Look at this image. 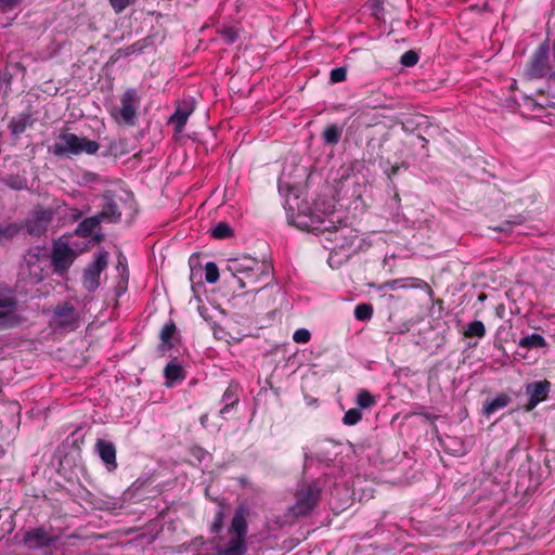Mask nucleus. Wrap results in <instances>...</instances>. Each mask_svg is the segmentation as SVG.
Listing matches in <instances>:
<instances>
[{"label": "nucleus", "mask_w": 555, "mask_h": 555, "mask_svg": "<svg viewBox=\"0 0 555 555\" xmlns=\"http://www.w3.org/2000/svg\"><path fill=\"white\" fill-rule=\"evenodd\" d=\"M413 414L417 415V416H421L426 422L430 423V425L433 427V431H435V433L438 431V427H437V425L435 423L437 421V418H438V415H435V414L429 413L427 411L413 412Z\"/></svg>", "instance_id": "a18cd8bd"}, {"label": "nucleus", "mask_w": 555, "mask_h": 555, "mask_svg": "<svg viewBox=\"0 0 555 555\" xmlns=\"http://www.w3.org/2000/svg\"><path fill=\"white\" fill-rule=\"evenodd\" d=\"M177 333V326L172 320H169L160 330L159 339L160 344L158 345L157 351L162 356L171 357L170 351L175 347V340Z\"/></svg>", "instance_id": "4468645a"}, {"label": "nucleus", "mask_w": 555, "mask_h": 555, "mask_svg": "<svg viewBox=\"0 0 555 555\" xmlns=\"http://www.w3.org/2000/svg\"><path fill=\"white\" fill-rule=\"evenodd\" d=\"M229 541L219 548V555H244L247 551L246 537L230 534Z\"/></svg>", "instance_id": "f3484780"}, {"label": "nucleus", "mask_w": 555, "mask_h": 555, "mask_svg": "<svg viewBox=\"0 0 555 555\" xmlns=\"http://www.w3.org/2000/svg\"><path fill=\"white\" fill-rule=\"evenodd\" d=\"M125 498H109L107 500H103L102 503L99 505L100 509L105 511H115L124 507Z\"/></svg>", "instance_id": "4c0bfd02"}, {"label": "nucleus", "mask_w": 555, "mask_h": 555, "mask_svg": "<svg viewBox=\"0 0 555 555\" xmlns=\"http://www.w3.org/2000/svg\"><path fill=\"white\" fill-rule=\"evenodd\" d=\"M519 451L518 446H514L507 453V460H511L514 457V455Z\"/></svg>", "instance_id": "13d9d810"}, {"label": "nucleus", "mask_w": 555, "mask_h": 555, "mask_svg": "<svg viewBox=\"0 0 555 555\" xmlns=\"http://www.w3.org/2000/svg\"><path fill=\"white\" fill-rule=\"evenodd\" d=\"M511 402V397L506 393H499L491 400H487L482 408V413L487 417L491 416L500 409H504Z\"/></svg>", "instance_id": "5701e85b"}, {"label": "nucleus", "mask_w": 555, "mask_h": 555, "mask_svg": "<svg viewBox=\"0 0 555 555\" xmlns=\"http://www.w3.org/2000/svg\"><path fill=\"white\" fill-rule=\"evenodd\" d=\"M241 31V26L230 24H222L216 29L218 37L228 46L233 44L238 40Z\"/></svg>", "instance_id": "6ab92c4d"}, {"label": "nucleus", "mask_w": 555, "mask_h": 555, "mask_svg": "<svg viewBox=\"0 0 555 555\" xmlns=\"http://www.w3.org/2000/svg\"><path fill=\"white\" fill-rule=\"evenodd\" d=\"M108 263V251L99 250L94 255V259L88 263L82 273V285L86 291L93 293L100 286L101 273L106 269Z\"/></svg>", "instance_id": "39448f33"}, {"label": "nucleus", "mask_w": 555, "mask_h": 555, "mask_svg": "<svg viewBox=\"0 0 555 555\" xmlns=\"http://www.w3.org/2000/svg\"><path fill=\"white\" fill-rule=\"evenodd\" d=\"M542 107H550L555 109V102L551 100H546L544 104L541 105Z\"/></svg>", "instance_id": "bf43d9fd"}, {"label": "nucleus", "mask_w": 555, "mask_h": 555, "mask_svg": "<svg viewBox=\"0 0 555 555\" xmlns=\"http://www.w3.org/2000/svg\"><path fill=\"white\" fill-rule=\"evenodd\" d=\"M46 251V248L42 247V246H34V247H30L27 251V256H28V259H27V262L29 266H33L35 264L36 262L39 261L41 255Z\"/></svg>", "instance_id": "a19ab883"}, {"label": "nucleus", "mask_w": 555, "mask_h": 555, "mask_svg": "<svg viewBox=\"0 0 555 555\" xmlns=\"http://www.w3.org/2000/svg\"><path fill=\"white\" fill-rule=\"evenodd\" d=\"M189 263H190V267H191V278L193 276L194 274V269L198 266L199 267V262H198V256L196 255H192L189 259Z\"/></svg>", "instance_id": "864d4df0"}, {"label": "nucleus", "mask_w": 555, "mask_h": 555, "mask_svg": "<svg viewBox=\"0 0 555 555\" xmlns=\"http://www.w3.org/2000/svg\"><path fill=\"white\" fill-rule=\"evenodd\" d=\"M298 227H301V224H298ZM302 227L326 234L325 240L332 244L328 247L330 249L356 250L359 247L356 244L359 238L357 230L341 223L334 212L325 217L313 212L309 217V223H304Z\"/></svg>", "instance_id": "f257e3e1"}, {"label": "nucleus", "mask_w": 555, "mask_h": 555, "mask_svg": "<svg viewBox=\"0 0 555 555\" xmlns=\"http://www.w3.org/2000/svg\"><path fill=\"white\" fill-rule=\"evenodd\" d=\"M304 456H305V466H306L308 461L312 460V455L309 451H305Z\"/></svg>", "instance_id": "052dcab7"}, {"label": "nucleus", "mask_w": 555, "mask_h": 555, "mask_svg": "<svg viewBox=\"0 0 555 555\" xmlns=\"http://www.w3.org/2000/svg\"><path fill=\"white\" fill-rule=\"evenodd\" d=\"M60 537L49 532L44 527L29 528L23 537V543L28 550H42L55 546Z\"/></svg>", "instance_id": "0eeeda50"}, {"label": "nucleus", "mask_w": 555, "mask_h": 555, "mask_svg": "<svg viewBox=\"0 0 555 555\" xmlns=\"http://www.w3.org/2000/svg\"><path fill=\"white\" fill-rule=\"evenodd\" d=\"M103 210L96 214L101 221H109L117 223L121 219V211L115 201V194L111 190H106L102 194Z\"/></svg>", "instance_id": "9b49d317"}, {"label": "nucleus", "mask_w": 555, "mask_h": 555, "mask_svg": "<svg viewBox=\"0 0 555 555\" xmlns=\"http://www.w3.org/2000/svg\"><path fill=\"white\" fill-rule=\"evenodd\" d=\"M5 306H7L5 301L3 299H0V308H3Z\"/></svg>", "instance_id": "0e129e2a"}, {"label": "nucleus", "mask_w": 555, "mask_h": 555, "mask_svg": "<svg viewBox=\"0 0 555 555\" xmlns=\"http://www.w3.org/2000/svg\"><path fill=\"white\" fill-rule=\"evenodd\" d=\"M101 222L102 221L96 215L88 217L77 224L74 234L79 237H89L91 236L93 230L98 228Z\"/></svg>", "instance_id": "393cba45"}, {"label": "nucleus", "mask_w": 555, "mask_h": 555, "mask_svg": "<svg viewBox=\"0 0 555 555\" xmlns=\"http://www.w3.org/2000/svg\"><path fill=\"white\" fill-rule=\"evenodd\" d=\"M284 191H285L284 185H283L282 181L279 180V192H280V194H283ZM286 192H287V194H286V199H285L284 207H285V209L293 211V210H295V206L291 202V195H294V199L297 201L298 199V190L296 188H294V186L286 185Z\"/></svg>", "instance_id": "473e14b6"}, {"label": "nucleus", "mask_w": 555, "mask_h": 555, "mask_svg": "<svg viewBox=\"0 0 555 555\" xmlns=\"http://www.w3.org/2000/svg\"><path fill=\"white\" fill-rule=\"evenodd\" d=\"M222 408L219 411V416L223 420H227V414L231 412V410L236 406L240 402V398L237 395V388L230 385L223 392L221 397Z\"/></svg>", "instance_id": "a211bd4d"}, {"label": "nucleus", "mask_w": 555, "mask_h": 555, "mask_svg": "<svg viewBox=\"0 0 555 555\" xmlns=\"http://www.w3.org/2000/svg\"><path fill=\"white\" fill-rule=\"evenodd\" d=\"M551 382L543 379L531 382L526 385V393L528 395L527 411L533 410L540 402L546 399L551 390Z\"/></svg>", "instance_id": "9d476101"}, {"label": "nucleus", "mask_w": 555, "mask_h": 555, "mask_svg": "<svg viewBox=\"0 0 555 555\" xmlns=\"http://www.w3.org/2000/svg\"><path fill=\"white\" fill-rule=\"evenodd\" d=\"M193 107L188 103L178 105L170 117V121L175 125L176 131H182L186 125L189 116L192 114Z\"/></svg>", "instance_id": "4be33fe9"}, {"label": "nucleus", "mask_w": 555, "mask_h": 555, "mask_svg": "<svg viewBox=\"0 0 555 555\" xmlns=\"http://www.w3.org/2000/svg\"><path fill=\"white\" fill-rule=\"evenodd\" d=\"M164 376L167 380L168 386L185 379L183 366L177 361V359L170 361L164 369Z\"/></svg>", "instance_id": "412c9836"}, {"label": "nucleus", "mask_w": 555, "mask_h": 555, "mask_svg": "<svg viewBox=\"0 0 555 555\" xmlns=\"http://www.w3.org/2000/svg\"><path fill=\"white\" fill-rule=\"evenodd\" d=\"M52 220V211L49 209H41L36 211L33 219L27 220L26 230L31 236H41L47 230L50 221Z\"/></svg>", "instance_id": "ddd939ff"}, {"label": "nucleus", "mask_w": 555, "mask_h": 555, "mask_svg": "<svg viewBox=\"0 0 555 555\" xmlns=\"http://www.w3.org/2000/svg\"><path fill=\"white\" fill-rule=\"evenodd\" d=\"M98 175L94 173V172H91V171H86L83 175H82V179L85 182L87 183H93V182H96L98 181Z\"/></svg>", "instance_id": "603ef678"}, {"label": "nucleus", "mask_w": 555, "mask_h": 555, "mask_svg": "<svg viewBox=\"0 0 555 555\" xmlns=\"http://www.w3.org/2000/svg\"><path fill=\"white\" fill-rule=\"evenodd\" d=\"M101 152L102 157H120L128 153V144L125 139L111 140L106 145H103Z\"/></svg>", "instance_id": "aec40b11"}, {"label": "nucleus", "mask_w": 555, "mask_h": 555, "mask_svg": "<svg viewBox=\"0 0 555 555\" xmlns=\"http://www.w3.org/2000/svg\"><path fill=\"white\" fill-rule=\"evenodd\" d=\"M220 272L218 266L214 261L205 264V280L208 284H215L219 281Z\"/></svg>", "instance_id": "72a5a7b5"}, {"label": "nucleus", "mask_w": 555, "mask_h": 555, "mask_svg": "<svg viewBox=\"0 0 555 555\" xmlns=\"http://www.w3.org/2000/svg\"><path fill=\"white\" fill-rule=\"evenodd\" d=\"M404 288H429L428 284L417 278H401L395 279L390 281H386L383 284L378 285V292H383L386 289H404Z\"/></svg>", "instance_id": "2eb2a0df"}, {"label": "nucleus", "mask_w": 555, "mask_h": 555, "mask_svg": "<svg viewBox=\"0 0 555 555\" xmlns=\"http://www.w3.org/2000/svg\"><path fill=\"white\" fill-rule=\"evenodd\" d=\"M370 7L372 9V14L379 18L380 14L383 13L384 11V8H383V0H371L370 1Z\"/></svg>", "instance_id": "09e8293b"}, {"label": "nucleus", "mask_w": 555, "mask_h": 555, "mask_svg": "<svg viewBox=\"0 0 555 555\" xmlns=\"http://www.w3.org/2000/svg\"><path fill=\"white\" fill-rule=\"evenodd\" d=\"M347 79V68L344 66L333 68L330 73V82L338 83Z\"/></svg>", "instance_id": "58836bf2"}, {"label": "nucleus", "mask_w": 555, "mask_h": 555, "mask_svg": "<svg viewBox=\"0 0 555 555\" xmlns=\"http://www.w3.org/2000/svg\"><path fill=\"white\" fill-rule=\"evenodd\" d=\"M104 234L102 232H96L91 236L90 242L93 244H100L104 241Z\"/></svg>", "instance_id": "4d7b16f0"}, {"label": "nucleus", "mask_w": 555, "mask_h": 555, "mask_svg": "<svg viewBox=\"0 0 555 555\" xmlns=\"http://www.w3.org/2000/svg\"><path fill=\"white\" fill-rule=\"evenodd\" d=\"M95 448L107 470L114 472L117 468L115 444L112 441L98 439Z\"/></svg>", "instance_id": "dca6fc26"}, {"label": "nucleus", "mask_w": 555, "mask_h": 555, "mask_svg": "<svg viewBox=\"0 0 555 555\" xmlns=\"http://www.w3.org/2000/svg\"><path fill=\"white\" fill-rule=\"evenodd\" d=\"M142 49H143V46L141 44V42L137 41L133 44H131L128 48H126L125 55L128 56V55H131L132 53L141 52Z\"/></svg>", "instance_id": "8fccbe9b"}, {"label": "nucleus", "mask_w": 555, "mask_h": 555, "mask_svg": "<svg viewBox=\"0 0 555 555\" xmlns=\"http://www.w3.org/2000/svg\"><path fill=\"white\" fill-rule=\"evenodd\" d=\"M144 480L141 481L140 479H137L130 487H128L125 492H124V496L126 500H134V501H139L141 500V495H139L138 498H135V492L138 490H140V488L144 485Z\"/></svg>", "instance_id": "ea45409f"}, {"label": "nucleus", "mask_w": 555, "mask_h": 555, "mask_svg": "<svg viewBox=\"0 0 555 555\" xmlns=\"http://www.w3.org/2000/svg\"><path fill=\"white\" fill-rule=\"evenodd\" d=\"M234 279L236 280V282L238 284V288H241V289H244L247 286H254V287H259L260 286V284H254V283L250 282V280H247V279L245 281L243 278H240L237 275Z\"/></svg>", "instance_id": "3c124183"}, {"label": "nucleus", "mask_w": 555, "mask_h": 555, "mask_svg": "<svg viewBox=\"0 0 555 555\" xmlns=\"http://www.w3.org/2000/svg\"><path fill=\"white\" fill-rule=\"evenodd\" d=\"M53 321L59 328L75 331L79 326L80 314L70 302L64 301L55 307Z\"/></svg>", "instance_id": "6e6552de"}, {"label": "nucleus", "mask_w": 555, "mask_h": 555, "mask_svg": "<svg viewBox=\"0 0 555 555\" xmlns=\"http://www.w3.org/2000/svg\"><path fill=\"white\" fill-rule=\"evenodd\" d=\"M420 55L415 50H409L400 56V64L403 67H413L417 64Z\"/></svg>", "instance_id": "e433bc0d"}, {"label": "nucleus", "mask_w": 555, "mask_h": 555, "mask_svg": "<svg viewBox=\"0 0 555 555\" xmlns=\"http://www.w3.org/2000/svg\"><path fill=\"white\" fill-rule=\"evenodd\" d=\"M24 0H0V11L3 13L10 12L20 7Z\"/></svg>", "instance_id": "49530a36"}, {"label": "nucleus", "mask_w": 555, "mask_h": 555, "mask_svg": "<svg viewBox=\"0 0 555 555\" xmlns=\"http://www.w3.org/2000/svg\"><path fill=\"white\" fill-rule=\"evenodd\" d=\"M234 235L233 229L227 222H219L211 229V236L217 240L230 238Z\"/></svg>", "instance_id": "c756f323"}, {"label": "nucleus", "mask_w": 555, "mask_h": 555, "mask_svg": "<svg viewBox=\"0 0 555 555\" xmlns=\"http://www.w3.org/2000/svg\"><path fill=\"white\" fill-rule=\"evenodd\" d=\"M138 93L135 89H127L120 99V107L114 108L112 116L117 121H122L126 125L134 126L137 121V108H138Z\"/></svg>", "instance_id": "423d86ee"}, {"label": "nucleus", "mask_w": 555, "mask_h": 555, "mask_svg": "<svg viewBox=\"0 0 555 555\" xmlns=\"http://www.w3.org/2000/svg\"><path fill=\"white\" fill-rule=\"evenodd\" d=\"M249 516V506L246 503H240L234 511V515L229 527V533L246 537L248 531L247 519Z\"/></svg>", "instance_id": "f8f14e48"}, {"label": "nucleus", "mask_w": 555, "mask_h": 555, "mask_svg": "<svg viewBox=\"0 0 555 555\" xmlns=\"http://www.w3.org/2000/svg\"><path fill=\"white\" fill-rule=\"evenodd\" d=\"M206 421H207V415H202V416H201V424H202L203 426H205V425H206Z\"/></svg>", "instance_id": "e2e57ef3"}, {"label": "nucleus", "mask_w": 555, "mask_h": 555, "mask_svg": "<svg viewBox=\"0 0 555 555\" xmlns=\"http://www.w3.org/2000/svg\"><path fill=\"white\" fill-rule=\"evenodd\" d=\"M2 317H4V313L0 312V319H1Z\"/></svg>", "instance_id": "69168bd1"}, {"label": "nucleus", "mask_w": 555, "mask_h": 555, "mask_svg": "<svg viewBox=\"0 0 555 555\" xmlns=\"http://www.w3.org/2000/svg\"><path fill=\"white\" fill-rule=\"evenodd\" d=\"M100 147L101 145L94 140L78 137L67 129H62L56 141L48 146V152L56 157H70L81 155L82 153L94 155Z\"/></svg>", "instance_id": "7ed1b4c3"}, {"label": "nucleus", "mask_w": 555, "mask_h": 555, "mask_svg": "<svg viewBox=\"0 0 555 555\" xmlns=\"http://www.w3.org/2000/svg\"><path fill=\"white\" fill-rule=\"evenodd\" d=\"M191 455L196 459L199 463L208 460L211 455L204 448L195 446L191 449Z\"/></svg>", "instance_id": "c03bdc74"}, {"label": "nucleus", "mask_w": 555, "mask_h": 555, "mask_svg": "<svg viewBox=\"0 0 555 555\" xmlns=\"http://www.w3.org/2000/svg\"><path fill=\"white\" fill-rule=\"evenodd\" d=\"M224 517H225V513H224L223 503L220 502L219 508L217 509V512L215 514L214 521L210 527L211 533L218 534L222 530Z\"/></svg>", "instance_id": "2f4dec72"}, {"label": "nucleus", "mask_w": 555, "mask_h": 555, "mask_svg": "<svg viewBox=\"0 0 555 555\" xmlns=\"http://www.w3.org/2000/svg\"><path fill=\"white\" fill-rule=\"evenodd\" d=\"M486 335V326L479 320H474L469 322L464 331V336L467 338H483Z\"/></svg>", "instance_id": "c85d7f7f"}, {"label": "nucleus", "mask_w": 555, "mask_h": 555, "mask_svg": "<svg viewBox=\"0 0 555 555\" xmlns=\"http://www.w3.org/2000/svg\"><path fill=\"white\" fill-rule=\"evenodd\" d=\"M293 339L297 344H307L311 339V333L307 328H298L293 334Z\"/></svg>", "instance_id": "37998d69"}, {"label": "nucleus", "mask_w": 555, "mask_h": 555, "mask_svg": "<svg viewBox=\"0 0 555 555\" xmlns=\"http://www.w3.org/2000/svg\"><path fill=\"white\" fill-rule=\"evenodd\" d=\"M353 315L359 321H367L373 315V307L369 304H360L356 306Z\"/></svg>", "instance_id": "f704fd0d"}, {"label": "nucleus", "mask_w": 555, "mask_h": 555, "mask_svg": "<svg viewBox=\"0 0 555 555\" xmlns=\"http://www.w3.org/2000/svg\"><path fill=\"white\" fill-rule=\"evenodd\" d=\"M362 420V411L358 408H353L345 412L343 416V423L347 426H353Z\"/></svg>", "instance_id": "c9c22d12"}, {"label": "nucleus", "mask_w": 555, "mask_h": 555, "mask_svg": "<svg viewBox=\"0 0 555 555\" xmlns=\"http://www.w3.org/2000/svg\"><path fill=\"white\" fill-rule=\"evenodd\" d=\"M75 260L74 249L67 242L56 241L53 245L51 263L56 273H65Z\"/></svg>", "instance_id": "1a4fd4ad"}, {"label": "nucleus", "mask_w": 555, "mask_h": 555, "mask_svg": "<svg viewBox=\"0 0 555 555\" xmlns=\"http://www.w3.org/2000/svg\"><path fill=\"white\" fill-rule=\"evenodd\" d=\"M135 0H108L109 5L116 14H120L128 7L134 3Z\"/></svg>", "instance_id": "79ce46f5"}, {"label": "nucleus", "mask_w": 555, "mask_h": 555, "mask_svg": "<svg viewBox=\"0 0 555 555\" xmlns=\"http://www.w3.org/2000/svg\"><path fill=\"white\" fill-rule=\"evenodd\" d=\"M33 125V119L29 114H22L18 117H13L8 128L12 135H20L22 134L27 127H30Z\"/></svg>", "instance_id": "a878e982"}, {"label": "nucleus", "mask_w": 555, "mask_h": 555, "mask_svg": "<svg viewBox=\"0 0 555 555\" xmlns=\"http://www.w3.org/2000/svg\"><path fill=\"white\" fill-rule=\"evenodd\" d=\"M518 346L520 348L526 349L541 348L546 346V340L542 335L538 333H532L530 335L521 337L518 343Z\"/></svg>", "instance_id": "bb28decb"}, {"label": "nucleus", "mask_w": 555, "mask_h": 555, "mask_svg": "<svg viewBox=\"0 0 555 555\" xmlns=\"http://www.w3.org/2000/svg\"><path fill=\"white\" fill-rule=\"evenodd\" d=\"M229 272L232 278L237 274H243L245 279L250 280L254 284H260L259 287H253L251 292H259L268 286L272 279V266L266 262H260L256 258L249 256H242L231 258L227 261L223 274Z\"/></svg>", "instance_id": "f03ea898"}, {"label": "nucleus", "mask_w": 555, "mask_h": 555, "mask_svg": "<svg viewBox=\"0 0 555 555\" xmlns=\"http://www.w3.org/2000/svg\"><path fill=\"white\" fill-rule=\"evenodd\" d=\"M379 167L382 168L383 172H384L385 175H387V173H388V171H389V168H391V167H392V164L390 163V160H389V159H380V160H379Z\"/></svg>", "instance_id": "5fc2aeb1"}, {"label": "nucleus", "mask_w": 555, "mask_h": 555, "mask_svg": "<svg viewBox=\"0 0 555 555\" xmlns=\"http://www.w3.org/2000/svg\"><path fill=\"white\" fill-rule=\"evenodd\" d=\"M524 222H525V217L521 215L515 216V217H513V219L505 221L506 224H516V225L522 224Z\"/></svg>", "instance_id": "6e6d98bb"}, {"label": "nucleus", "mask_w": 555, "mask_h": 555, "mask_svg": "<svg viewBox=\"0 0 555 555\" xmlns=\"http://www.w3.org/2000/svg\"><path fill=\"white\" fill-rule=\"evenodd\" d=\"M356 403L358 404L360 410L370 409L376 403V400L369 390L361 389L357 393Z\"/></svg>", "instance_id": "7c9ffc66"}, {"label": "nucleus", "mask_w": 555, "mask_h": 555, "mask_svg": "<svg viewBox=\"0 0 555 555\" xmlns=\"http://www.w3.org/2000/svg\"><path fill=\"white\" fill-rule=\"evenodd\" d=\"M325 482L323 478L299 482L295 492V503L289 508L291 513L296 517L310 515L320 503Z\"/></svg>", "instance_id": "20e7f679"}, {"label": "nucleus", "mask_w": 555, "mask_h": 555, "mask_svg": "<svg viewBox=\"0 0 555 555\" xmlns=\"http://www.w3.org/2000/svg\"><path fill=\"white\" fill-rule=\"evenodd\" d=\"M401 168H408V165H405L404 163H401V164H395L392 165L391 168H389V171L388 173L386 175L387 177V180L389 182V184H391L392 186H395L393 182H392V179L398 175L399 170Z\"/></svg>", "instance_id": "de8ad7c7"}, {"label": "nucleus", "mask_w": 555, "mask_h": 555, "mask_svg": "<svg viewBox=\"0 0 555 555\" xmlns=\"http://www.w3.org/2000/svg\"><path fill=\"white\" fill-rule=\"evenodd\" d=\"M22 229L23 227L16 222L0 224V244L14 238Z\"/></svg>", "instance_id": "cd10ccee"}, {"label": "nucleus", "mask_w": 555, "mask_h": 555, "mask_svg": "<svg viewBox=\"0 0 555 555\" xmlns=\"http://www.w3.org/2000/svg\"><path fill=\"white\" fill-rule=\"evenodd\" d=\"M343 130V127L337 124L326 126L321 135L323 144L331 146L337 145L341 139Z\"/></svg>", "instance_id": "b1692460"}, {"label": "nucleus", "mask_w": 555, "mask_h": 555, "mask_svg": "<svg viewBox=\"0 0 555 555\" xmlns=\"http://www.w3.org/2000/svg\"><path fill=\"white\" fill-rule=\"evenodd\" d=\"M9 185H10L12 189H14V190H21V189H22V185H20V184H17V183H14V184H13V183H10Z\"/></svg>", "instance_id": "680f3d73"}]
</instances>
